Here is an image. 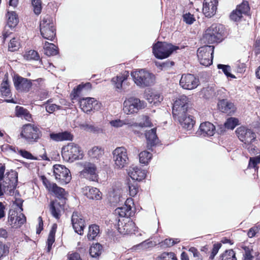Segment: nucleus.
Instances as JSON below:
<instances>
[{"instance_id":"obj_29","label":"nucleus","mask_w":260,"mask_h":260,"mask_svg":"<svg viewBox=\"0 0 260 260\" xmlns=\"http://www.w3.org/2000/svg\"><path fill=\"white\" fill-rule=\"evenodd\" d=\"M102 250V245L99 243H96L92 244L90 246L89 253L91 257L93 258H97L101 255Z\"/></svg>"},{"instance_id":"obj_35","label":"nucleus","mask_w":260,"mask_h":260,"mask_svg":"<svg viewBox=\"0 0 260 260\" xmlns=\"http://www.w3.org/2000/svg\"><path fill=\"white\" fill-rule=\"evenodd\" d=\"M102 192L97 188H90L87 193V197L91 200H100L102 199Z\"/></svg>"},{"instance_id":"obj_14","label":"nucleus","mask_w":260,"mask_h":260,"mask_svg":"<svg viewBox=\"0 0 260 260\" xmlns=\"http://www.w3.org/2000/svg\"><path fill=\"white\" fill-rule=\"evenodd\" d=\"M71 223L75 233L83 235L85 228V221L80 213L74 211L71 218Z\"/></svg>"},{"instance_id":"obj_53","label":"nucleus","mask_w":260,"mask_h":260,"mask_svg":"<svg viewBox=\"0 0 260 260\" xmlns=\"http://www.w3.org/2000/svg\"><path fill=\"white\" fill-rule=\"evenodd\" d=\"M18 153L23 158L31 160H38L37 157L34 156L30 152L25 149H20Z\"/></svg>"},{"instance_id":"obj_61","label":"nucleus","mask_w":260,"mask_h":260,"mask_svg":"<svg viewBox=\"0 0 260 260\" xmlns=\"http://www.w3.org/2000/svg\"><path fill=\"white\" fill-rule=\"evenodd\" d=\"M172 238H167L159 243L160 246L162 249L173 246L176 244V242H172Z\"/></svg>"},{"instance_id":"obj_33","label":"nucleus","mask_w":260,"mask_h":260,"mask_svg":"<svg viewBox=\"0 0 260 260\" xmlns=\"http://www.w3.org/2000/svg\"><path fill=\"white\" fill-rule=\"evenodd\" d=\"M240 124V121L238 118L231 117L226 119L224 123V127L228 129L233 130L237 126Z\"/></svg>"},{"instance_id":"obj_22","label":"nucleus","mask_w":260,"mask_h":260,"mask_svg":"<svg viewBox=\"0 0 260 260\" xmlns=\"http://www.w3.org/2000/svg\"><path fill=\"white\" fill-rule=\"evenodd\" d=\"M7 25L6 28L8 27L12 30H15L19 22L18 16L15 11H8L6 13Z\"/></svg>"},{"instance_id":"obj_42","label":"nucleus","mask_w":260,"mask_h":260,"mask_svg":"<svg viewBox=\"0 0 260 260\" xmlns=\"http://www.w3.org/2000/svg\"><path fill=\"white\" fill-rule=\"evenodd\" d=\"M126 79L125 76H116L113 78L111 81L116 89L121 90L122 87V83Z\"/></svg>"},{"instance_id":"obj_31","label":"nucleus","mask_w":260,"mask_h":260,"mask_svg":"<svg viewBox=\"0 0 260 260\" xmlns=\"http://www.w3.org/2000/svg\"><path fill=\"white\" fill-rule=\"evenodd\" d=\"M24 58L28 61L39 60L41 64H43L42 58L40 59L38 52L34 50H30L26 51L24 54Z\"/></svg>"},{"instance_id":"obj_52","label":"nucleus","mask_w":260,"mask_h":260,"mask_svg":"<svg viewBox=\"0 0 260 260\" xmlns=\"http://www.w3.org/2000/svg\"><path fill=\"white\" fill-rule=\"evenodd\" d=\"M218 69H221L227 78H236V76L231 73V66H217Z\"/></svg>"},{"instance_id":"obj_34","label":"nucleus","mask_w":260,"mask_h":260,"mask_svg":"<svg viewBox=\"0 0 260 260\" xmlns=\"http://www.w3.org/2000/svg\"><path fill=\"white\" fill-rule=\"evenodd\" d=\"M139 161L140 164L147 165L152 158V154L150 152L145 150L142 151L139 154Z\"/></svg>"},{"instance_id":"obj_13","label":"nucleus","mask_w":260,"mask_h":260,"mask_svg":"<svg viewBox=\"0 0 260 260\" xmlns=\"http://www.w3.org/2000/svg\"><path fill=\"white\" fill-rule=\"evenodd\" d=\"M179 84L184 89L192 90L198 87L199 80L193 74H184L182 75Z\"/></svg>"},{"instance_id":"obj_41","label":"nucleus","mask_w":260,"mask_h":260,"mask_svg":"<svg viewBox=\"0 0 260 260\" xmlns=\"http://www.w3.org/2000/svg\"><path fill=\"white\" fill-rule=\"evenodd\" d=\"M20 46V43L19 38L13 37L9 42L8 50L12 52L17 51L19 49Z\"/></svg>"},{"instance_id":"obj_64","label":"nucleus","mask_w":260,"mask_h":260,"mask_svg":"<svg viewBox=\"0 0 260 260\" xmlns=\"http://www.w3.org/2000/svg\"><path fill=\"white\" fill-rule=\"evenodd\" d=\"M27 109L19 106H16L15 107V116L17 117H22V116L26 112Z\"/></svg>"},{"instance_id":"obj_9","label":"nucleus","mask_w":260,"mask_h":260,"mask_svg":"<svg viewBox=\"0 0 260 260\" xmlns=\"http://www.w3.org/2000/svg\"><path fill=\"white\" fill-rule=\"evenodd\" d=\"M214 47L205 45L200 47L197 50V55L200 59V65H212Z\"/></svg>"},{"instance_id":"obj_1","label":"nucleus","mask_w":260,"mask_h":260,"mask_svg":"<svg viewBox=\"0 0 260 260\" xmlns=\"http://www.w3.org/2000/svg\"><path fill=\"white\" fill-rule=\"evenodd\" d=\"M226 37L224 26L219 23L212 24L205 31L202 41L205 43L212 44L219 43Z\"/></svg>"},{"instance_id":"obj_50","label":"nucleus","mask_w":260,"mask_h":260,"mask_svg":"<svg viewBox=\"0 0 260 260\" xmlns=\"http://www.w3.org/2000/svg\"><path fill=\"white\" fill-rule=\"evenodd\" d=\"M41 0H31V5L34 13L37 15L41 14L42 10Z\"/></svg>"},{"instance_id":"obj_8","label":"nucleus","mask_w":260,"mask_h":260,"mask_svg":"<svg viewBox=\"0 0 260 260\" xmlns=\"http://www.w3.org/2000/svg\"><path fill=\"white\" fill-rule=\"evenodd\" d=\"M53 173L55 179L61 184H67L71 180V175L69 169L64 166L56 164L53 166Z\"/></svg>"},{"instance_id":"obj_28","label":"nucleus","mask_w":260,"mask_h":260,"mask_svg":"<svg viewBox=\"0 0 260 260\" xmlns=\"http://www.w3.org/2000/svg\"><path fill=\"white\" fill-rule=\"evenodd\" d=\"M100 226L96 224H90L88 226L87 237L88 240H94L100 233Z\"/></svg>"},{"instance_id":"obj_60","label":"nucleus","mask_w":260,"mask_h":260,"mask_svg":"<svg viewBox=\"0 0 260 260\" xmlns=\"http://www.w3.org/2000/svg\"><path fill=\"white\" fill-rule=\"evenodd\" d=\"M61 141H71L73 140L74 136L71 132L68 131H64L60 132Z\"/></svg>"},{"instance_id":"obj_26","label":"nucleus","mask_w":260,"mask_h":260,"mask_svg":"<svg viewBox=\"0 0 260 260\" xmlns=\"http://www.w3.org/2000/svg\"><path fill=\"white\" fill-rule=\"evenodd\" d=\"M93 100V98L90 97L82 98L80 99V106L84 112H86L87 114L91 112V109H90V108Z\"/></svg>"},{"instance_id":"obj_6","label":"nucleus","mask_w":260,"mask_h":260,"mask_svg":"<svg viewBox=\"0 0 260 260\" xmlns=\"http://www.w3.org/2000/svg\"><path fill=\"white\" fill-rule=\"evenodd\" d=\"M42 132L39 128L31 123L23 125L22 127L20 136L28 144L37 142L42 137Z\"/></svg>"},{"instance_id":"obj_62","label":"nucleus","mask_w":260,"mask_h":260,"mask_svg":"<svg viewBox=\"0 0 260 260\" xmlns=\"http://www.w3.org/2000/svg\"><path fill=\"white\" fill-rule=\"evenodd\" d=\"M102 107V103L94 98V100L92 102L91 107L90 108V109H91V112L99 111L101 109Z\"/></svg>"},{"instance_id":"obj_38","label":"nucleus","mask_w":260,"mask_h":260,"mask_svg":"<svg viewBox=\"0 0 260 260\" xmlns=\"http://www.w3.org/2000/svg\"><path fill=\"white\" fill-rule=\"evenodd\" d=\"M220 260H237L236 252L233 249L226 250L220 255Z\"/></svg>"},{"instance_id":"obj_30","label":"nucleus","mask_w":260,"mask_h":260,"mask_svg":"<svg viewBox=\"0 0 260 260\" xmlns=\"http://www.w3.org/2000/svg\"><path fill=\"white\" fill-rule=\"evenodd\" d=\"M54 194L55 197L59 200H66V196L67 194L65 189L61 187L57 186L56 183H54L52 190L51 191Z\"/></svg>"},{"instance_id":"obj_7","label":"nucleus","mask_w":260,"mask_h":260,"mask_svg":"<svg viewBox=\"0 0 260 260\" xmlns=\"http://www.w3.org/2000/svg\"><path fill=\"white\" fill-rule=\"evenodd\" d=\"M123 111L126 114L137 113L140 110L145 108L147 104L144 101L131 97L124 102Z\"/></svg>"},{"instance_id":"obj_51","label":"nucleus","mask_w":260,"mask_h":260,"mask_svg":"<svg viewBox=\"0 0 260 260\" xmlns=\"http://www.w3.org/2000/svg\"><path fill=\"white\" fill-rule=\"evenodd\" d=\"M9 247L0 241V260L6 257L9 253Z\"/></svg>"},{"instance_id":"obj_36","label":"nucleus","mask_w":260,"mask_h":260,"mask_svg":"<svg viewBox=\"0 0 260 260\" xmlns=\"http://www.w3.org/2000/svg\"><path fill=\"white\" fill-rule=\"evenodd\" d=\"M156 260H178L176 254L173 252H163L158 256Z\"/></svg>"},{"instance_id":"obj_48","label":"nucleus","mask_w":260,"mask_h":260,"mask_svg":"<svg viewBox=\"0 0 260 260\" xmlns=\"http://www.w3.org/2000/svg\"><path fill=\"white\" fill-rule=\"evenodd\" d=\"M253 142L243 145V147L246 149L249 153L252 155H254L260 153V150L255 145L252 144Z\"/></svg>"},{"instance_id":"obj_45","label":"nucleus","mask_w":260,"mask_h":260,"mask_svg":"<svg viewBox=\"0 0 260 260\" xmlns=\"http://www.w3.org/2000/svg\"><path fill=\"white\" fill-rule=\"evenodd\" d=\"M260 163V154L258 156L250 157L248 168H253L257 172L258 167L257 165Z\"/></svg>"},{"instance_id":"obj_39","label":"nucleus","mask_w":260,"mask_h":260,"mask_svg":"<svg viewBox=\"0 0 260 260\" xmlns=\"http://www.w3.org/2000/svg\"><path fill=\"white\" fill-rule=\"evenodd\" d=\"M104 153V149L102 147L94 146L89 151V155L93 158H100Z\"/></svg>"},{"instance_id":"obj_54","label":"nucleus","mask_w":260,"mask_h":260,"mask_svg":"<svg viewBox=\"0 0 260 260\" xmlns=\"http://www.w3.org/2000/svg\"><path fill=\"white\" fill-rule=\"evenodd\" d=\"M222 245L221 243L217 242L213 244V248L211 250V252L210 255L209 256V259L211 260H213L216 255L217 254L219 249L221 248Z\"/></svg>"},{"instance_id":"obj_20","label":"nucleus","mask_w":260,"mask_h":260,"mask_svg":"<svg viewBox=\"0 0 260 260\" xmlns=\"http://www.w3.org/2000/svg\"><path fill=\"white\" fill-rule=\"evenodd\" d=\"M5 178L3 182L7 186V189L12 188V185L14 184V188H17L18 183V173L17 171L11 170L6 172Z\"/></svg>"},{"instance_id":"obj_5","label":"nucleus","mask_w":260,"mask_h":260,"mask_svg":"<svg viewBox=\"0 0 260 260\" xmlns=\"http://www.w3.org/2000/svg\"><path fill=\"white\" fill-rule=\"evenodd\" d=\"M40 29L43 38L54 41L56 37V28L53 17L48 15L45 16L40 22Z\"/></svg>"},{"instance_id":"obj_21","label":"nucleus","mask_w":260,"mask_h":260,"mask_svg":"<svg viewBox=\"0 0 260 260\" xmlns=\"http://www.w3.org/2000/svg\"><path fill=\"white\" fill-rule=\"evenodd\" d=\"M145 138L147 140V147L149 150H152V148L156 145V140H158V138L156 134V128L154 127L149 131H146Z\"/></svg>"},{"instance_id":"obj_15","label":"nucleus","mask_w":260,"mask_h":260,"mask_svg":"<svg viewBox=\"0 0 260 260\" xmlns=\"http://www.w3.org/2000/svg\"><path fill=\"white\" fill-rule=\"evenodd\" d=\"M13 82L17 90L25 92L29 91L32 86L31 80L22 77L18 75L14 77Z\"/></svg>"},{"instance_id":"obj_17","label":"nucleus","mask_w":260,"mask_h":260,"mask_svg":"<svg viewBox=\"0 0 260 260\" xmlns=\"http://www.w3.org/2000/svg\"><path fill=\"white\" fill-rule=\"evenodd\" d=\"M218 4V0H204L203 4V13L208 18L215 15Z\"/></svg>"},{"instance_id":"obj_11","label":"nucleus","mask_w":260,"mask_h":260,"mask_svg":"<svg viewBox=\"0 0 260 260\" xmlns=\"http://www.w3.org/2000/svg\"><path fill=\"white\" fill-rule=\"evenodd\" d=\"M235 133L239 139L243 143V145L253 142L256 140V134L251 128L244 126L238 127Z\"/></svg>"},{"instance_id":"obj_23","label":"nucleus","mask_w":260,"mask_h":260,"mask_svg":"<svg viewBox=\"0 0 260 260\" xmlns=\"http://www.w3.org/2000/svg\"><path fill=\"white\" fill-rule=\"evenodd\" d=\"M132 169L130 170L129 174L131 178L136 181H141L145 178L146 172L145 170H141L139 167L135 166L131 168Z\"/></svg>"},{"instance_id":"obj_12","label":"nucleus","mask_w":260,"mask_h":260,"mask_svg":"<svg viewBox=\"0 0 260 260\" xmlns=\"http://www.w3.org/2000/svg\"><path fill=\"white\" fill-rule=\"evenodd\" d=\"M188 98L185 95H180L174 102L172 107V114L174 117L176 115L188 112Z\"/></svg>"},{"instance_id":"obj_16","label":"nucleus","mask_w":260,"mask_h":260,"mask_svg":"<svg viewBox=\"0 0 260 260\" xmlns=\"http://www.w3.org/2000/svg\"><path fill=\"white\" fill-rule=\"evenodd\" d=\"M217 107L220 112L230 116L233 115L237 110L234 103L227 99H218Z\"/></svg>"},{"instance_id":"obj_56","label":"nucleus","mask_w":260,"mask_h":260,"mask_svg":"<svg viewBox=\"0 0 260 260\" xmlns=\"http://www.w3.org/2000/svg\"><path fill=\"white\" fill-rule=\"evenodd\" d=\"M242 17L243 15L241 13L239 14V11L236 9L233 10L230 15V19L235 22L241 21Z\"/></svg>"},{"instance_id":"obj_37","label":"nucleus","mask_w":260,"mask_h":260,"mask_svg":"<svg viewBox=\"0 0 260 260\" xmlns=\"http://www.w3.org/2000/svg\"><path fill=\"white\" fill-rule=\"evenodd\" d=\"M236 9L239 11V14L248 15L250 12V7L247 1H244L242 3L237 5Z\"/></svg>"},{"instance_id":"obj_63","label":"nucleus","mask_w":260,"mask_h":260,"mask_svg":"<svg viewBox=\"0 0 260 260\" xmlns=\"http://www.w3.org/2000/svg\"><path fill=\"white\" fill-rule=\"evenodd\" d=\"M61 107L56 104L48 105L46 106V110L49 113H52L56 110H60Z\"/></svg>"},{"instance_id":"obj_58","label":"nucleus","mask_w":260,"mask_h":260,"mask_svg":"<svg viewBox=\"0 0 260 260\" xmlns=\"http://www.w3.org/2000/svg\"><path fill=\"white\" fill-rule=\"evenodd\" d=\"M41 179L42 181L43 184L44 185L46 188L49 191H51L52 189L54 183H51V182L46 178L45 175L41 176Z\"/></svg>"},{"instance_id":"obj_3","label":"nucleus","mask_w":260,"mask_h":260,"mask_svg":"<svg viewBox=\"0 0 260 260\" xmlns=\"http://www.w3.org/2000/svg\"><path fill=\"white\" fill-rule=\"evenodd\" d=\"M61 153L63 159L67 162H73L83 158V152L81 148L74 143H70L61 148Z\"/></svg>"},{"instance_id":"obj_40","label":"nucleus","mask_w":260,"mask_h":260,"mask_svg":"<svg viewBox=\"0 0 260 260\" xmlns=\"http://www.w3.org/2000/svg\"><path fill=\"white\" fill-rule=\"evenodd\" d=\"M0 90L3 96H8L10 94L11 90L9 80L7 78H5L3 80Z\"/></svg>"},{"instance_id":"obj_32","label":"nucleus","mask_w":260,"mask_h":260,"mask_svg":"<svg viewBox=\"0 0 260 260\" xmlns=\"http://www.w3.org/2000/svg\"><path fill=\"white\" fill-rule=\"evenodd\" d=\"M96 167L94 164L88 162L87 164L84 165V169L81 172V174L86 173L91 176H94V177H96Z\"/></svg>"},{"instance_id":"obj_25","label":"nucleus","mask_w":260,"mask_h":260,"mask_svg":"<svg viewBox=\"0 0 260 260\" xmlns=\"http://www.w3.org/2000/svg\"><path fill=\"white\" fill-rule=\"evenodd\" d=\"M145 99L150 104L157 105L163 100V97L157 92H151L145 95Z\"/></svg>"},{"instance_id":"obj_4","label":"nucleus","mask_w":260,"mask_h":260,"mask_svg":"<svg viewBox=\"0 0 260 260\" xmlns=\"http://www.w3.org/2000/svg\"><path fill=\"white\" fill-rule=\"evenodd\" d=\"M131 75L136 85L141 88L149 87L155 83V77L154 75L144 69L132 72Z\"/></svg>"},{"instance_id":"obj_19","label":"nucleus","mask_w":260,"mask_h":260,"mask_svg":"<svg viewBox=\"0 0 260 260\" xmlns=\"http://www.w3.org/2000/svg\"><path fill=\"white\" fill-rule=\"evenodd\" d=\"M178 120L182 126L186 129L189 131L192 129L195 124L196 121L194 117L188 114V112L176 115Z\"/></svg>"},{"instance_id":"obj_27","label":"nucleus","mask_w":260,"mask_h":260,"mask_svg":"<svg viewBox=\"0 0 260 260\" xmlns=\"http://www.w3.org/2000/svg\"><path fill=\"white\" fill-rule=\"evenodd\" d=\"M44 54L47 56H53L58 54V47L53 43L46 42L44 47Z\"/></svg>"},{"instance_id":"obj_57","label":"nucleus","mask_w":260,"mask_h":260,"mask_svg":"<svg viewBox=\"0 0 260 260\" xmlns=\"http://www.w3.org/2000/svg\"><path fill=\"white\" fill-rule=\"evenodd\" d=\"M183 19L186 24L190 25L193 23L196 19L193 15L188 12L183 15Z\"/></svg>"},{"instance_id":"obj_59","label":"nucleus","mask_w":260,"mask_h":260,"mask_svg":"<svg viewBox=\"0 0 260 260\" xmlns=\"http://www.w3.org/2000/svg\"><path fill=\"white\" fill-rule=\"evenodd\" d=\"M82 87L79 84L73 88L71 93L72 99H76L79 96L81 92L83 91L82 89Z\"/></svg>"},{"instance_id":"obj_24","label":"nucleus","mask_w":260,"mask_h":260,"mask_svg":"<svg viewBox=\"0 0 260 260\" xmlns=\"http://www.w3.org/2000/svg\"><path fill=\"white\" fill-rule=\"evenodd\" d=\"M128 201V199H127L124 206L116 209V211L120 217L130 218L134 215L135 213L132 210L131 206L127 205Z\"/></svg>"},{"instance_id":"obj_2","label":"nucleus","mask_w":260,"mask_h":260,"mask_svg":"<svg viewBox=\"0 0 260 260\" xmlns=\"http://www.w3.org/2000/svg\"><path fill=\"white\" fill-rule=\"evenodd\" d=\"M154 57L158 59H164L170 57L180 49L179 47L172 43L158 41L152 46Z\"/></svg>"},{"instance_id":"obj_43","label":"nucleus","mask_w":260,"mask_h":260,"mask_svg":"<svg viewBox=\"0 0 260 260\" xmlns=\"http://www.w3.org/2000/svg\"><path fill=\"white\" fill-rule=\"evenodd\" d=\"M57 225L56 223H54L51 227L49 232V235L47 240L46 243L53 244L55 240V233L57 230Z\"/></svg>"},{"instance_id":"obj_55","label":"nucleus","mask_w":260,"mask_h":260,"mask_svg":"<svg viewBox=\"0 0 260 260\" xmlns=\"http://www.w3.org/2000/svg\"><path fill=\"white\" fill-rule=\"evenodd\" d=\"M83 127L85 129H87L90 132L94 133H100L103 132V129L101 128L92 124H85L83 125Z\"/></svg>"},{"instance_id":"obj_10","label":"nucleus","mask_w":260,"mask_h":260,"mask_svg":"<svg viewBox=\"0 0 260 260\" xmlns=\"http://www.w3.org/2000/svg\"><path fill=\"white\" fill-rule=\"evenodd\" d=\"M115 168L122 169L128 164V158L126 149L123 147H117L112 152Z\"/></svg>"},{"instance_id":"obj_18","label":"nucleus","mask_w":260,"mask_h":260,"mask_svg":"<svg viewBox=\"0 0 260 260\" xmlns=\"http://www.w3.org/2000/svg\"><path fill=\"white\" fill-rule=\"evenodd\" d=\"M216 131V127L212 123L206 121L201 123L197 134L203 137L213 136Z\"/></svg>"},{"instance_id":"obj_44","label":"nucleus","mask_w":260,"mask_h":260,"mask_svg":"<svg viewBox=\"0 0 260 260\" xmlns=\"http://www.w3.org/2000/svg\"><path fill=\"white\" fill-rule=\"evenodd\" d=\"M50 209L51 215L57 219H59L61 216V212L59 208L55 205V202L51 201L50 204Z\"/></svg>"},{"instance_id":"obj_46","label":"nucleus","mask_w":260,"mask_h":260,"mask_svg":"<svg viewBox=\"0 0 260 260\" xmlns=\"http://www.w3.org/2000/svg\"><path fill=\"white\" fill-rule=\"evenodd\" d=\"M26 222V218L25 215L21 213L19 216H16V219L14 222V225L13 226V229L20 228L23 224Z\"/></svg>"},{"instance_id":"obj_49","label":"nucleus","mask_w":260,"mask_h":260,"mask_svg":"<svg viewBox=\"0 0 260 260\" xmlns=\"http://www.w3.org/2000/svg\"><path fill=\"white\" fill-rule=\"evenodd\" d=\"M128 187L129 190V196L134 197L138 192L139 186L136 181H134L133 183L128 182Z\"/></svg>"},{"instance_id":"obj_47","label":"nucleus","mask_w":260,"mask_h":260,"mask_svg":"<svg viewBox=\"0 0 260 260\" xmlns=\"http://www.w3.org/2000/svg\"><path fill=\"white\" fill-rule=\"evenodd\" d=\"M242 249L244 251L242 260H253L254 256L252 254L253 249L247 246H243Z\"/></svg>"}]
</instances>
